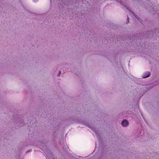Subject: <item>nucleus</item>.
<instances>
[{
    "instance_id": "obj_1",
    "label": "nucleus",
    "mask_w": 159,
    "mask_h": 159,
    "mask_svg": "<svg viewBox=\"0 0 159 159\" xmlns=\"http://www.w3.org/2000/svg\"><path fill=\"white\" fill-rule=\"evenodd\" d=\"M24 117L20 115H18L14 117L13 121L16 129L22 126L25 124Z\"/></svg>"
},
{
    "instance_id": "obj_2",
    "label": "nucleus",
    "mask_w": 159,
    "mask_h": 159,
    "mask_svg": "<svg viewBox=\"0 0 159 159\" xmlns=\"http://www.w3.org/2000/svg\"><path fill=\"white\" fill-rule=\"evenodd\" d=\"M154 36V33L152 31H147L145 32L143 35L144 38L147 39L148 38L150 39H152Z\"/></svg>"
},
{
    "instance_id": "obj_3",
    "label": "nucleus",
    "mask_w": 159,
    "mask_h": 159,
    "mask_svg": "<svg viewBox=\"0 0 159 159\" xmlns=\"http://www.w3.org/2000/svg\"><path fill=\"white\" fill-rule=\"evenodd\" d=\"M47 154H46L48 159H52V157H53V154L52 152L49 149L46 148L45 150Z\"/></svg>"
},
{
    "instance_id": "obj_4",
    "label": "nucleus",
    "mask_w": 159,
    "mask_h": 159,
    "mask_svg": "<svg viewBox=\"0 0 159 159\" xmlns=\"http://www.w3.org/2000/svg\"><path fill=\"white\" fill-rule=\"evenodd\" d=\"M121 125L123 127H127L129 125V122L126 119L123 120L121 122Z\"/></svg>"
},
{
    "instance_id": "obj_5",
    "label": "nucleus",
    "mask_w": 159,
    "mask_h": 159,
    "mask_svg": "<svg viewBox=\"0 0 159 159\" xmlns=\"http://www.w3.org/2000/svg\"><path fill=\"white\" fill-rule=\"evenodd\" d=\"M151 75V73L149 71H146L144 73L142 77L143 78H145L149 77Z\"/></svg>"
},
{
    "instance_id": "obj_6",
    "label": "nucleus",
    "mask_w": 159,
    "mask_h": 159,
    "mask_svg": "<svg viewBox=\"0 0 159 159\" xmlns=\"http://www.w3.org/2000/svg\"><path fill=\"white\" fill-rule=\"evenodd\" d=\"M154 6L153 5V6L151 5V7H150L152 9V10H151V9H150V11L153 14H157V11H155V12H153V11L154 10H155L154 9Z\"/></svg>"
},
{
    "instance_id": "obj_7",
    "label": "nucleus",
    "mask_w": 159,
    "mask_h": 159,
    "mask_svg": "<svg viewBox=\"0 0 159 159\" xmlns=\"http://www.w3.org/2000/svg\"><path fill=\"white\" fill-rule=\"evenodd\" d=\"M135 37H135L134 36L133 37V35H132V36H128L127 38H128L130 40H134L135 39V38H136Z\"/></svg>"
},
{
    "instance_id": "obj_8",
    "label": "nucleus",
    "mask_w": 159,
    "mask_h": 159,
    "mask_svg": "<svg viewBox=\"0 0 159 159\" xmlns=\"http://www.w3.org/2000/svg\"><path fill=\"white\" fill-rule=\"evenodd\" d=\"M132 13L134 16L135 17V18L141 22V21H143V20L141 19L137 15H136L135 13L133 12V13Z\"/></svg>"
},
{
    "instance_id": "obj_9",
    "label": "nucleus",
    "mask_w": 159,
    "mask_h": 159,
    "mask_svg": "<svg viewBox=\"0 0 159 159\" xmlns=\"http://www.w3.org/2000/svg\"><path fill=\"white\" fill-rule=\"evenodd\" d=\"M40 111V110L39 108V109H35V110H34V112H35V113L37 115H40L41 116H42L41 115H40V114L39 113V111Z\"/></svg>"
},
{
    "instance_id": "obj_10",
    "label": "nucleus",
    "mask_w": 159,
    "mask_h": 159,
    "mask_svg": "<svg viewBox=\"0 0 159 159\" xmlns=\"http://www.w3.org/2000/svg\"><path fill=\"white\" fill-rule=\"evenodd\" d=\"M148 85H149V86L147 88L148 90H149L150 89H151L152 88H153L154 86H153V85H151V84H149Z\"/></svg>"
},
{
    "instance_id": "obj_11",
    "label": "nucleus",
    "mask_w": 159,
    "mask_h": 159,
    "mask_svg": "<svg viewBox=\"0 0 159 159\" xmlns=\"http://www.w3.org/2000/svg\"><path fill=\"white\" fill-rule=\"evenodd\" d=\"M157 81H154L151 83V85H152L153 86H154L157 85Z\"/></svg>"
},
{
    "instance_id": "obj_12",
    "label": "nucleus",
    "mask_w": 159,
    "mask_h": 159,
    "mask_svg": "<svg viewBox=\"0 0 159 159\" xmlns=\"http://www.w3.org/2000/svg\"><path fill=\"white\" fill-rule=\"evenodd\" d=\"M129 18L128 16H127V21H126V24H127L129 22Z\"/></svg>"
},
{
    "instance_id": "obj_13",
    "label": "nucleus",
    "mask_w": 159,
    "mask_h": 159,
    "mask_svg": "<svg viewBox=\"0 0 159 159\" xmlns=\"http://www.w3.org/2000/svg\"><path fill=\"white\" fill-rule=\"evenodd\" d=\"M157 31V29H154L152 30V31H152L153 33H154V34Z\"/></svg>"
},
{
    "instance_id": "obj_14",
    "label": "nucleus",
    "mask_w": 159,
    "mask_h": 159,
    "mask_svg": "<svg viewBox=\"0 0 159 159\" xmlns=\"http://www.w3.org/2000/svg\"><path fill=\"white\" fill-rule=\"evenodd\" d=\"M61 73V71H59V73H58V74L57 75V76H59Z\"/></svg>"
},
{
    "instance_id": "obj_15",
    "label": "nucleus",
    "mask_w": 159,
    "mask_h": 159,
    "mask_svg": "<svg viewBox=\"0 0 159 159\" xmlns=\"http://www.w3.org/2000/svg\"><path fill=\"white\" fill-rule=\"evenodd\" d=\"M58 126H61V123H59L57 125Z\"/></svg>"
},
{
    "instance_id": "obj_16",
    "label": "nucleus",
    "mask_w": 159,
    "mask_h": 159,
    "mask_svg": "<svg viewBox=\"0 0 159 159\" xmlns=\"http://www.w3.org/2000/svg\"><path fill=\"white\" fill-rule=\"evenodd\" d=\"M31 150V149H30V150H27V151H26V152H27H27H30Z\"/></svg>"
},
{
    "instance_id": "obj_17",
    "label": "nucleus",
    "mask_w": 159,
    "mask_h": 159,
    "mask_svg": "<svg viewBox=\"0 0 159 159\" xmlns=\"http://www.w3.org/2000/svg\"><path fill=\"white\" fill-rule=\"evenodd\" d=\"M86 125H87V126H88V127H89V128H91V126H90V125H87V124H86Z\"/></svg>"
},
{
    "instance_id": "obj_18",
    "label": "nucleus",
    "mask_w": 159,
    "mask_h": 159,
    "mask_svg": "<svg viewBox=\"0 0 159 159\" xmlns=\"http://www.w3.org/2000/svg\"><path fill=\"white\" fill-rule=\"evenodd\" d=\"M76 75L77 76H78V77H80V75H78V74H76Z\"/></svg>"
},
{
    "instance_id": "obj_19",
    "label": "nucleus",
    "mask_w": 159,
    "mask_h": 159,
    "mask_svg": "<svg viewBox=\"0 0 159 159\" xmlns=\"http://www.w3.org/2000/svg\"><path fill=\"white\" fill-rule=\"evenodd\" d=\"M152 4V3H150V4L149 5H150V4Z\"/></svg>"
}]
</instances>
